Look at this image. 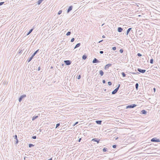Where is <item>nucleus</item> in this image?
Segmentation results:
<instances>
[{"instance_id": "nucleus-1", "label": "nucleus", "mask_w": 160, "mask_h": 160, "mask_svg": "<svg viewBox=\"0 0 160 160\" xmlns=\"http://www.w3.org/2000/svg\"><path fill=\"white\" fill-rule=\"evenodd\" d=\"M137 106V105L133 104L126 106V109L133 108Z\"/></svg>"}, {"instance_id": "nucleus-2", "label": "nucleus", "mask_w": 160, "mask_h": 160, "mask_svg": "<svg viewBox=\"0 0 160 160\" xmlns=\"http://www.w3.org/2000/svg\"><path fill=\"white\" fill-rule=\"evenodd\" d=\"M151 141L153 142H160V139H158L156 138H154L151 139Z\"/></svg>"}, {"instance_id": "nucleus-3", "label": "nucleus", "mask_w": 160, "mask_h": 160, "mask_svg": "<svg viewBox=\"0 0 160 160\" xmlns=\"http://www.w3.org/2000/svg\"><path fill=\"white\" fill-rule=\"evenodd\" d=\"M64 62L65 64L67 66H68L70 65L72 63V62L70 60H64Z\"/></svg>"}, {"instance_id": "nucleus-4", "label": "nucleus", "mask_w": 160, "mask_h": 160, "mask_svg": "<svg viewBox=\"0 0 160 160\" xmlns=\"http://www.w3.org/2000/svg\"><path fill=\"white\" fill-rule=\"evenodd\" d=\"M26 97V95L23 94L21 95L19 98L18 101L19 102H20L22 100V99Z\"/></svg>"}, {"instance_id": "nucleus-5", "label": "nucleus", "mask_w": 160, "mask_h": 160, "mask_svg": "<svg viewBox=\"0 0 160 160\" xmlns=\"http://www.w3.org/2000/svg\"><path fill=\"white\" fill-rule=\"evenodd\" d=\"M137 70L139 72H140L142 73H144L145 72L146 70L145 69H142L140 68H138L137 69Z\"/></svg>"}, {"instance_id": "nucleus-6", "label": "nucleus", "mask_w": 160, "mask_h": 160, "mask_svg": "<svg viewBox=\"0 0 160 160\" xmlns=\"http://www.w3.org/2000/svg\"><path fill=\"white\" fill-rule=\"evenodd\" d=\"M100 139L98 138H94L92 139V141L97 142L98 143L100 142Z\"/></svg>"}, {"instance_id": "nucleus-7", "label": "nucleus", "mask_w": 160, "mask_h": 160, "mask_svg": "<svg viewBox=\"0 0 160 160\" xmlns=\"http://www.w3.org/2000/svg\"><path fill=\"white\" fill-rule=\"evenodd\" d=\"M92 62L93 63H94L99 62L100 61L98 59L95 58L93 59Z\"/></svg>"}, {"instance_id": "nucleus-8", "label": "nucleus", "mask_w": 160, "mask_h": 160, "mask_svg": "<svg viewBox=\"0 0 160 160\" xmlns=\"http://www.w3.org/2000/svg\"><path fill=\"white\" fill-rule=\"evenodd\" d=\"M14 139H16V141H15V144H17L18 142V139L17 136L16 135H15L14 136Z\"/></svg>"}, {"instance_id": "nucleus-9", "label": "nucleus", "mask_w": 160, "mask_h": 160, "mask_svg": "<svg viewBox=\"0 0 160 160\" xmlns=\"http://www.w3.org/2000/svg\"><path fill=\"white\" fill-rule=\"evenodd\" d=\"M72 9V6H70L68 8L67 11V13H68L70 11H71Z\"/></svg>"}, {"instance_id": "nucleus-10", "label": "nucleus", "mask_w": 160, "mask_h": 160, "mask_svg": "<svg viewBox=\"0 0 160 160\" xmlns=\"http://www.w3.org/2000/svg\"><path fill=\"white\" fill-rule=\"evenodd\" d=\"M112 65L111 64H108L106 65L105 67V69H107L109 67H111Z\"/></svg>"}, {"instance_id": "nucleus-11", "label": "nucleus", "mask_w": 160, "mask_h": 160, "mask_svg": "<svg viewBox=\"0 0 160 160\" xmlns=\"http://www.w3.org/2000/svg\"><path fill=\"white\" fill-rule=\"evenodd\" d=\"M118 88H116L113 91H112V94H116L118 92Z\"/></svg>"}, {"instance_id": "nucleus-12", "label": "nucleus", "mask_w": 160, "mask_h": 160, "mask_svg": "<svg viewBox=\"0 0 160 160\" xmlns=\"http://www.w3.org/2000/svg\"><path fill=\"white\" fill-rule=\"evenodd\" d=\"M122 28L120 27H119L118 28L117 31L118 32H121L122 31Z\"/></svg>"}, {"instance_id": "nucleus-13", "label": "nucleus", "mask_w": 160, "mask_h": 160, "mask_svg": "<svg viewBox=\"0 0 160 160\" xmlns=\"http://www.w3.org/2000/svg\"><path fill=\"white\" fill-rule=\"evenodd\" d=\"M97 124L101 125L102 123V121L101 120H97L95 121Z\"/></svg>"}, {"instance_id": "nucleus-14", "label": "nucleus", "mask_w": 160, "mask_h": 160, "mask_svg": "<svg viewBox=\"0 0 160 160\" xmlns=\"http://www.w3.org/2000/svg\"><path fill=\"white\" fill-rule=\"evenodd\" d=\"M141 113L143 114H146L147 113V111L144 110H142L141 111Z\"/></svg>"}, {"instance_id": "nucleus-15", "label": "nucleus", "mask_w": 160, "mask_h": 160, "mask_svg": "<svg viewBox=\"0 0 160 160\" xmlns=\"http://www.w3.org/2000/svg\"><path fill=\"white\" fill-rule=\"evenodd\" d=\"M131 28H129L128 29L126 32V35H128V34L129 33L130 31L131 30Z\"/></svg>"}, {"instance_id": "nucleus-16", "label": "nucleus", "mask_w": 160, "mask_h": 160, "mask_svg": "<svg viewBox=\"0 0 160 160\" xmlns=\"http://www.w3.org/2000/svg\"><path fill=\"white\" fill-rule=\"evenodd\" d=\"M81 45V43H77L76 45V46H75V47H74V49H75V48H76L79 47Z\"/></svg>"}, {"instance_id": "nucleus-17", "label": "nucleus", "mask_w": 160, "mask_h": 160, "mask_svg": "<svg viewBox=\"0 0 160 160\" xmlns=\"http://www.w3.org/2000/svg\"><path fill=\"white\" fill-rule=\"evenodd\" d=\"M33 57L32 56L29 59H27V62H29L32 59Z\"/></svg>"}, {"instance_id": "nucleus-18", "label": "nucleus", "mask_w": 160, "mask_h": 160, "mask_svg": "<svg viewBox=\"0 0 160 160\" xmlns=\"http://www.w3.org/2000/svg\"><path fill=\"white\" fill-rule=\"evenodd\" d=\"M99 74L101 76H102L103 75L104 72L102 70H100L99 71Z\"/></svg>"}, {"instance_id": "nucleus-19", "label": "nucleus", "mask_w": 160, "mask_h": 160, "mask_svg": "<svg viewBox=\"0 0 160 160\" xmlns=\"http://www.w3.org/2000/svg\"><path fill=\"white\" fill-rule=\"evenodd\" d=\"M38 116H34L32 118V121L34 120L35 119L38 118Z\"/></svg>"}, {"instance_id": "nucleus-20", "label": "nucleus", "mask_w": 160, "mask_h": 160, "mask_svg": "<svg viewBox=\"0 0 160 160\" xmlns=\"http://www.w3.org/2000/svg\"><path fill=\"white\" fill-rule=\"evenodd\" d=\"M39 50V49H38V50H37V51H36L32 55V56L33 57H34V56L38 53V51Z\"/></svg>"}, {"instance_id": "nucleus-21", "label": "nucleus", "mask_w": 160, "mask_h": 160, "mask_svg": "<svg viewBox=\"0 0 160 160\" xmlns=\"http://www.w3.org/2000/svg\"><path fill=\"white\" fill-rule=\"evenodd\" d=\"M87 57V56L86 55H84L82 56V59L83 60H85L86 59Z\"/></svg>"}, {"instance_id": "nucleus-22", "label": "nucleus", "mask_w": 160, "mask_h": 160, "mask_svg": "<svg viewBox=\"0 0 160 160\" xmlns=\"http://www.w3.org/2000/svg\"><path fill=\"white\" fill-rule=\"evenodd\" d=\"M138 83H137L135 84L136 89L137 90L138 89Z\"/></svg>"}, {"instance_id": "nucleus-23", "label": "nucleus", "mask_w": 160, "mask_h": 160, "mask_svg": "<svg viewBox=\"0 0 160 160\" xmlns=\"http://www.w3.org/2000/svg\"><path fill=\"white\" fill-rule=\"evenodd\" d=\"M33 30V28H32L31 29H30L29 31V32H28L27 35H28L29 34L32 32Z\"/></svg>"}, {"instance_id": "nucleus-24", "label": "nucleus", "mask_w": 160, "mask_h": 160, "mask_svg": "<svg viewBox=\"0 0 160 160\" xmlns=\"http://www.w3.org/2000/svg\"><path fill=\"white\" fill-rule=\"evenodd\" d=\"M43 0H39L38 1V5L40 4L42 2Z\"/></svg>"}, {"instance_id": "nucleus-25", "label": "nucleus", "mask_w": 160, "mask_h": 160, "mask_svg": "<svg viewBox=\"0 0 160 160\" xmlns=\"http://www.w3.org/2000/svg\"><path fill=\"white\" fill-rule=\"evenodd\" d=\"M108 150V149L107 148H104L103 149L102 151L103 152H105L107 151Z\"/></svg>"}, {"instance_id": "nucleus-26", "label": "nucleus", "mask_w": 160, "mask_h": 160, "mask_svg": "<svg viewBox=\"0 0 160 160\" xmlns=\"http://www.w3.org/2000/svg\"><path fill=\"white\" fill-rule=\"evenodd\" d=\"M150 62L151 64H153V59L152 58L150 59Z\"/></svg>"}, {"instance_id": "nucleus-27", "label": "nucleus", "mask_w": 160, "mask_h": 160, "mask_svg": "<svg viewBox=\"0 0 160 160\" xmlns=\"http://www.w3.org/2000/svg\"><path fill=\"white\" fill-rule=\"evenodd\" d=\"M122 75L123 77H126V75L124 72H122Z\"/></svg>"}, {"instance_id": "nucleus-28", "label": "nucleus", "mask_w": 160, "mask_h": 160, "mask_svg": "<svg viewBox=\"0 0 160 160\" xmlns=\"http://www.w3.org/2000/svg\"><path fill=\"white\" fill-rule=\"evenodd\" d=\"M34 146V145L33 144H29V148H31L32 147H33Z\"/></svg>"}, {"instance_id": "nucleus-29", "label": "nucleus", "mask_w": 160, "mask_h": 160, "mask_svg": "<svg viewBox=\"0 0 160 160\" xmlns=\"http://www.w3.org/2000/svg\"><path fill=\"white\" fill-rule=\"evenodd\" d=\"M71 33V32L69 31V32H67V33H66V35L67 36H69V35H70Z\"/></svg>"}, {"instance_id": "nucleus-30", "label": "nucleus", "mask_w": 160, "mask_h": 160, "mask_svg": "<svg viewBox=\"0 0 160 160\" xmlns=\"http://www.w3.org/2000/svg\"><path fill=\"white\" fill-rule=\"evenodd\" d=\"M62 10H59V11L58 12V15L62 13Z\"/></svg>"}, {"instance_id": "nucleus-31", "label": "nucleus", "mask_w": 160, "mask_h": 160, "mask_svg": "<svg viewBox=\"0 0 160 160\" xmlns=\"http://www.w3.org/2000/svg\"><path fill=\"white\" fill-rule=\"evenodd\" d=\"M60 125V123H58L56 125V128H57Z\"/></svg>"}, {"instance_id": "nucleus-32", "label": "nucleus", "mask_w": 160, "mask_h": 160, "mask_svg": "<svg viewBox=\"0 0 160 160\" xmlns=\"http://www.w3.org/2000/svg\"><path fill=\"white\" fill-rule=\"evenodd\" d=\"M108 84L109 86H110L112 85V83L111 82H108Z\"/></svg>"}, {"instance_id": "nucleus-33", "label": "nucleus", "mask_w": 160, "mask_h": 160, "mask_svg": "<svg viewBox=\"0 0 160 160\" xmlns=\"http://www.w3.org/2000/svg\"><path fill=\"white\" fill-rule=\"evenodd\" d=\"M75 40V39L74 38H72L71 39V42H73Z\"/></svg>"}, {"instance_id": "nucleus-34", "label": "nucleus", "mask_w": 160, "mask_h": 160, "mask_svg": "<svg viewBox=\"0 0 160 160\" xmlns=\"http://www.w3.org/2000/svg\"><path fill=\"white\" fill-rule=\"evenodd\" d=\"M81 78V76L80 75H78V78H77V79H79Z\"/></svg>"}, {"instance_id": "nucleus-35", "label": "nucleus", "mask_w": 160, "mask_h": 160, "mask_svg": "<svg viewBox=\"0 0 160 160\" xmlns=\"http://www.w3.org/2000/svg\"><path fill=\"white\" fill-rule=\"evenodd\" d=\"M137 56L138 57H141L142 56V55L140 53H138L137 54Z\"/></svg>"}, {"instance_id": "nucleus-36", "label": "nucleus", "mask_w": 160, "mask_h": 160, "mask_svg": "<svg viewBox=\"0 0 160 160\" xmlns=\"http://www.w3.org/2000/svg\"><path fill=\"white\" fill-rule=\"evenodd\" d=\"M123 50L122 49H120L119 50V52L121 53H122L123 52Z\"/></svg>"}, {"instance_id": "nucleus-37", "label": "nucleus", "mask_w": 160, "mask_h": 160, "mask_svg": "<svg viewBox=\"0 0 160 160\" xmlns=\"http://www.w3.org/2000/svg\"><path fill=\"white\" fill-rule=\"evenodd\" d=\"M112 49L114 51L116 49V47H114L112 48Z\"/></svg>"}, {"instance_id": "nucleus-38", "label": "nucleus", "mask_w": 160, "mask_h": 160, "mask_svg": "<svg viewBox=\"0 0 160 160\" xmlns=\"http://www.w3.org/2000/svg\"><path fill=\"white\" fill-rule=\"evenodd\" d=\"M117 147V145H112V148H116Z\"/></svg>"}, {"instance_id": "nucleus-39", "label": "nucleus", "mask_w": 160, "mask_h": 160, "mask_svg": "<svg viewBox=\"0 0 160 160\" xmlns=\"http://www.w3.org/2000/svg\"><path fill=\"white\" fill-rule=\"evenodd\" d=\"M36 136H33L32 137V139H35L36 138Z\"/></svg>"}, {"instance_id": "nucleus-40", "label": "nucleus", "mask_w": 160, "mask_h": 160, "mask_svg": "<svg viewBox=\"0 0 160 160\" xmlns=\"http://www.w3.org/2000/svg\"><path fill=\"white\" fill-rule=\"evenodd\" d=\"M4 3V2H0V6H1L3 4V3Z\"/></svg>"}, {"instance_id": "nucleus-41", "label": "nucleus", "mask_w": 160, "mask_h": 160, "mask_svg": "<svg viewBox=\"0 0 160 160\" xmlns=\"http://www.w3.org/2000/svg\"><path fill=\"white\" fill-rule=\"evenodd\" d=\"M78 122H76L75 123V124H74V125H73V126H75L76 125V124H78Z\"/></svg>"}, {"instance_id": "nucleus-42", "label": "nucleus", "mask_w": 160, "mask_h": 160, "mask_svg": "<svg viewBox=\"0 0 160 160\" xmlns=\"http://www.w3.org/2000/svg\"><path fill=\"white\" fill-rule=\"evenodd\" d=\"M102 83H105L106 82L105 80H103L102 81Z\"/></svg>"}, {"instance_id": "nucleus-43", "label": "nucleus", "mask_w": 160, "mask_h": 160, "mask_svg": "<svg viewBox=\"0 0 160 160\" xmlns=\"http://www.w3.org/2000/svg\"><path fill=\"white\" fill-rule=\"evenodd\" d=\"M120 87V84H119L118 85V87L116 88H118V90L119 88Z\"/></svg>"}, {"instance_id": "nucleus-44", "label": "nucleus", "mask_w": 160, "mask_h": 160, "mask_svg": "<svg viewBox=\"0 0 160 160\" xmlns=\"http://www.w3.org/2000/svg\"><path fill=\"white\" fill-rule=\"evenodd\" d=\"M40 69H41V68L40 67H39L38 68V71H40Z\"/></svg>"}, {"instance_id": "nucleus-45", "label": "nucleus", "mask_w": 160, "mask_h": 160, "mask_svg": "<svg viewBox=\"0 0 160 160\" xmlns=\"http://www.w3.org/2000/svg\"><path fill=\"white\" fill-rule=\"evenodd\" d=\"M82 139V138H80L78 140V142H80L81 141Z\"/></svg>"}, {"instance_id": "nucleus-46", "label": "nucleus", "mask_w": 160, "mask_h": 160, "mask_svg": "<svg viewBox=\"0 0 160 160\" xmlns=\"http://www.w3.org/2000/svg\"><path fill=\"white\" fill-rule=\"evenodd\" d=\"M153 90L154 92H156V90L155 88H153Z\"/></svg>"}, {"instance_id": "nucleus-47", "label": "nucleus", "mask_w": 160, "mask_h": 160, "mask_svg": "<svg viewBox=\"0 0 160 160\" xmlns=\"http://www.w3.org/2000/svg\"><path fill=\"white\" fill-rule=\"evenodd\" d=\"M103 53V51H100V54H102V53Z\"/></svg>"}, {"instance_id": "nucleus-48", "label": "nucleus", "mask_w": 160, "mask_h": 160, "mask_svg": "<svg viewBox=\"0 0 160 160\" xmlns=\"http://www.w3.org/2000/svg\"><path fill=\"white\" fill-rule=\"evenodd\" d=\"M102 38H105V36L104 35H103L102 36Z\"/></svg>"}, {"instance_id": "nucleus-49", "label": "nucleus", "mask_w": 160, "mask_h": 160, "mask_svg": "<svg viewBox=\"0 0 160 160\" xmlns=\"http://www.w3.org/2000/svg\"><path fill=\"white\" fill-rule=\"evenodd\" d=\"M131 73L133 74H136V72H131Z\"/></svg>"}, {"instance_id": "nucleus-50", "label": "nucleus", "mask_w": 160, "mask_h": 160, "mask_svg": "<svg viewBox=\"0 0 160 160\" xmlns=\"http://www.w3.org/2000/svg\"><path fill=\"white\" fill-rule=\"evenodd\" d=\"M103 41V40H101L100 41H99L98 42L99 43H100V42H102Z\"/></svg>"}, {"instance_id": "nucleus-51", "label": "nucleus", "mask_w": 160, "mask_h": 160, "mask_svg": "<svg viewBox=\"0 0 160 160\" xmlns=\"http://www.w3.org/2000/svg\"><path fill=\"white\" fill-rule=\"evenodd\" d=\"M139 73L138 72H136V74H139Z\"/></svg>"}, {"instance_id": "nucleus-52", "label": "nucleus", "mask_w": 160, "mask_h": 160, "mask_svg": "<svg viewBox=\"0 0 160 160\" xmlns=\"http://www.w3.org/2000/svg\"><path fill=\"white\" fill-rule=\"evenodd\" d=\"M103 90L104 91V92H105L106 90V89H104V88L103 89Z\"/></svg>"}, {"instance_id": "nucleus-53", "label": "nucleus", "mask_w": 160, "mask_h": 160, "mask_svg": "<svg viewBox=\"0 0 160 160\" xmlns=\"http://www.w3.org/2000/svg\"><path fill=\"white\" fill-rule=\"evenodd\" d=\"M52 158H51L49 159H48V160H52Z\"/></svg>"}, {"instance_id": "nucleus-54", "label": "nucleus", "mask_w": 160, "mask_h": 160, "mask_svg": "<svg viewBox=\"0 0 160 160\" xmlns=\"http://www.w3.org/2000/svg\"><path fill=\"white\" fill-rule=\"evenodd\" d=\"M118 138H116V140H117L118 139Z\"/></svg>"}, {"instance_id": "nucleus-55", "label": "nucleus", "mask_w": 160, "mask_h": 160, "mask_svg": "<svg viewBox=\"0 0 160 160\" xmlns=\"http://www.w3.org/2000/svg\"><path fill=\"white\" fill-rule=\"evenodd\" d=\"M104 24V23L102 24V26H103Z\"/></svg>"}]
</instances>
